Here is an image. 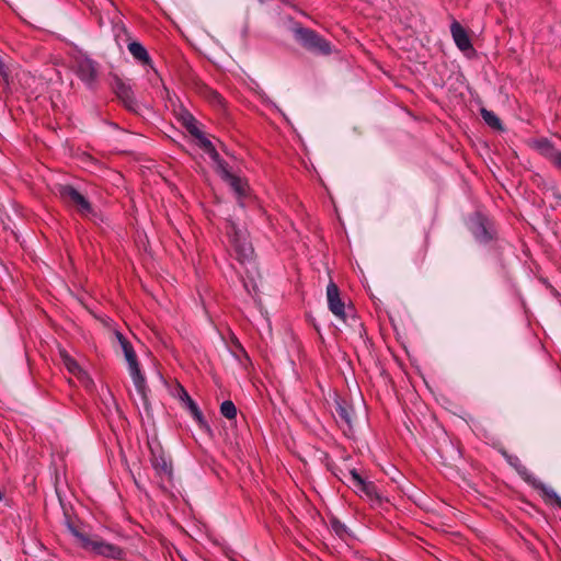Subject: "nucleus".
<instances>
[{
	"label": "nucleus",
	"instance_id": "f257e3e1",
	"mask_svg": "<svg viewBox=\"0 0 561 561\" xmlns=\"http://www.w3.org/2000/svg\"><path fill=\"white\" fill-rule=\"evenodd\" d=\"M293 32L296 42L311 54L328 56L332 53V44L316 31L296 25Z\"/></svg>",
	"mask_w": 561,
	"mask_h": 561
},
{
	"label": "nucleus",
	"instance_id": "f03ea898",
	"mask_svg": "<svg viewBox=\"0 0 561 561\" xmlns=\"http://www.w3.org/2000/svg\"><path fill=\"white\" fill-rule=\"evenodd\" d=\"M70 530L80 540L83 549L106 558H122L123 550L118 546L108 543L96 535H88L85 533H81L73 527H70Z\"/></svg>",
	"mask_w": 561,
	"mask_h": 561
},
{
	"label": "nucleus",
	"instance_id": "7ed1b4c3",
	"mask_svg": "<svg viewBox=\"0 0 561 561\" xmlns=\"http://www.w3.org/2000/svg\"><path fill=\"white\" fill-rule=\"evenodd\" d=\"M54 192L65 204L76 208L81 216L89 218L95 215L91 203L72 185L57 184Z\"/></svg>",
	"mask_w": 561,
	"mask_h": 561
},
{
	"label": "nucleus",
	"instance_id": "20e7f679",
	"mask_svg": "<svg viewBox=\"0 0 561 561\" xmlns=\"http://www.w3.org/2000/svg\"><path fill=\"white\" fill-rule=\"evenodd\" d=\"M116 337L119 342V345L122 347V351L124 353L125 359L128 364V370L129 375L133 379L134 383L141 385V378L145 376L141 374L140 366L137 359V355L134 351L133 345L121 333H116Z\"/></svg>",
	"mask_w": 561,
	"mask_h": 561
},
{
	"label": "nucleus",
	"instance_id": "39448f33",
	"mask_svg": "<svg viewBox=\"0 0 561 561\" xmlns=\"http://www.w3.org/2000/svg\"><path fill=\"white\" fill-rule=\"evenodd\" d=\"M230 243L237 254V259L241 262H248L252 259L253 248L248 241L245 234L238 230L234 226H231V230L228 232Z\"/></svg>",
	"mask_w": 561,
	"mask_h": 561
},
{
	"label": "nucleus",
	"instance_id": "423d86ee",
	"mask_svg": "<svg viewBox=\"0 0 561 561\" xmlns=\"http://www.w3.org/2000/svg\"><path fill=\"white\" fill-rule=\"evenodd\" d=\"M113 91L127 111L138 114L139 104L129 84L119 78H115L113 83Z\"/></svg>",
	"mask_w": 561,
	"mask_h": 561
},
{
	"label": "nucleus",
	"instance_id": "0eeeda50",
	"mask_svg": "<svg viewBox=\"0 0 561 561\" xmlns=\"http://www.w3.org/2000/svg\"><path fill=\"white\" fill-rule=\"evenodd\" d=\"M327 299L330 311L343 322H347L348 314L345 311V305L341 300L337 285L330 282L327 286Z\"/></svg>",
	"mask_w": 561,
	"mask_h": 561
},
{
	"label": "nucleus",
	"instance_id": "6e6552de",
	"mask_svg": "<svg viewBox=\"0 0 561 561\" xmlns=\"http://www.w3.org/2000/svg\"><path fill=\"white\" fill-rule=\"evenodd\" d=\"M179 397H180V400L182 402L183 408L187 409L191 412L192 416L198 423L199 427L201 428H205L207 431H210V428H209L207 422L205 421V419L203 416V413L199 410L198 405L190 397V394L187 393V391L183 387H180Z\"/></svg>",
	"mask_w": 561,
	"mask_h": 561
},
{
	"label": "nucleus",
	"instance_id": "1a4fd4ad",
	"mask_svg": "<svg viewBox=\"0 0 561 561\" xmlns=\"http://www.w3.org/2000/svg\"><path fill=\"white\" fill-rule=\"evenodd\" d=\"M78 77L89 87H91L98 78L99 65L92 59H82L78 62Z\"/></svg>",
	"mask_w": 561,
	"mask_h": 561
},
{
	"label": "nucleus",
	"instance_id": "9d476101",
	"mask_svg": "<svg viewBox=\"0 0 561 561\" xmlns=\"http://www.w3.org/2000/svg\"><path fill=\"white\" fill-rule=\"evenodd\" d=\"M450 32L456 46L463 53L473 51V47L467 31L457 21L450 25Z\"/></svg>",
	"mask_w": 561,
	"mask_h": 561
},
{
	"label": "nucleus",
	"instance_id": "9b49d317",
	"mask_svg": "<svg viewBox=\"0 0 561 561\" xmlns=\"http://www.w3.org/2000/svg\"><path fill=\"white\" fill-rule=\"evenodd\" d=\"M536 146L539 152L561 171V150H558L548 139L538 140Z\"/></svg>",
	"mask_w": 561,
	"mask_h": 561
},
{
	"label": "nucleus",
	"instance_id": "f8f14e48",
	"mask_svg": "<svg viewBox=\"0 0 561 561\" xmlns=\"http://www.w3.org/2000/svg\"><path fill=\"white\" fill-rule=\"evenodd\" d=\"M469 229L476 240L481 243H486L492 239V236L485 226V221L480 215H476L470 219Z\"/></svg>",
	"mask_w": 561,
	"mask_h": 561
},
{
	"label": "nucleus",
	"instance_id": "ddd939ff",
	"mask_svg": "<svg viewBox=\"0 0 561 561\" xmlns=\"http://www.w3.org/2000/svg\"><path fill=\"white\" fill-rule=\"evenodd\" d=\"M219 169H220L222 179L230 185V187L238 194V196H243L245 194V188H247L245 183H243L241 179L233 175L228 170V165L225 161L219 162Z\"/></svg>",
	"mask_w": 561,
	"mask_h": 561
},
{
	"label": "nucleus",
	"instance_id": "4468645a",
	"mask_svg": "<svg viewBox=\"0 0 561 561\" xmlns=\"http://www.w3.org/2000/svg\"><path fill=\"white\" fill-rule=\"evenodd\" d=\"M127 49L138 62L152 68V60L141 43L137 41H130L127 44Z\"/></svg>",
	"mask_w": 561,
	"mask_h": 561
},
{
	"label": "nucleus",
	"instance_id": "2eb2a0df",
	"mask_svg": "<svg viewBox=\"0 0 561 561\" xmlns=\"http://www.w3.org/2000/svg\"><path fill=\"white\" fill-rule=\"evenodd\" d=\"M507 463L512 468H514L516 470V472L518 473V476L527 483L536 482L535 474L531 473L530 470L525 465H523V462L520 461V459L517 456L513 455L512 458H508Z\"/></svg>",
	"mask_w": 561,
	"mask_h": 561
},
{
	"label": "nucleus",
	"instance_id": "dca6fc26",
	"mask_svg": "<svg viewBox=\"0 0 561 561\" xmlns=\"http://www.w3.org/2000/svg\"><path fill=\"white\" fill-rule=\"evenodd\" d=\"M335 413L337 417L348 426V428H352L354 414L352 407L347 405L344 401L337 400L335 402Z\"/></svg>",
	"mask_w": 561,
	"mask_h": 561
},
{
	"label": "nucleus",
	"instance_id": "f3484780",
	"mask_svg": "<svg viewBox=\"0 0 561 561\" xmlns=\"http://www.w3.org/2000/svg\"><path fill=\"white\" fill-rule=\"evenodd\" d=\"M534 488L541 491L542 496L546 501L553 502L558 507L561 508V497L557 494V492L552 489L543 484L540 480L536 478L535 483H529Z\"/></svg>",
	"mask_w": 561,
	"mask_h": 561
},
{
	"label": "nucleus",
	"instance_id": "a211bd4d",
	"mask_svg": "<svg viewBox=\"0 0 561 561\" xmlns=\"http://www.w3.org/2000/svg\"><path fill=\"white\" fill-rule=\"evenodd\" d=\"M151 462H152L153 468L159 473H163V474L171 473V465L162 453L158 455L154 451H152Z\"/></svg>",
	"mask_w": 561,
	"mask_h": 561
},
{
	"label": "nucleus",
	"instance_id": "6ab92c4d",
	"mask_svg": "<svg viewBox=\"0 0 561 561\" xmlns=\"http://www.w3.org/2000/svg\"><path fill=\"white\" fill-rule=\"evenodd\" d=\"M181 121H182L183 125L185 126V128L187 129V131L193 137H199L201 136V129L197 126V121L195 119V117L191 113H188L187 111L182 113Z\"/></svg>",
	"mask_w": 561,
	"mask_h": 561
},
{
	"label": "nucleus",
	"instance_id": "aec40b11",
	"mask_svg": "<svg viewBox=\"0 0 561 561\" xmlns=\"http://www.w3.org/2000/svg\"><path fill=\"white\" fill-rule=\"evenodd\" d=\"M480 114H481L483 121L491 128L496 129V130H503L504 129L501 119L497 117V115L494 112L489 111V110L482 107L481 111H480Z\"/></svg>",
	"mask_w": 561,
	"mask_h": 561
},
{
	"label": "nucleus",
	"instance_id": "412c9836",
	"mask_svg": "<svg viewBox=\"0 0 561 561\" xmlns=\"http://www.w3.org/2000/svg\"><path fill=\"white\" fill-rule=\"evenodd\" d=\"M135 385V388L137 390V392L139 393L140 398H141V401H142V405H144V409L147 413L148 416H151V404L149 402V399H148V387L146 385V379L145 377L141 378V385L139 383H134Z\"/></svg>",
	"mask_w": 561,
	"mask_h": 561
},
{
	"label": "nucleus",
	"instance_id": "4be33fe9",
	"mask_svg": "<svg viewBox=\"0 0 561 561\" xmlns=\"http://www.w3.org/2000/svg\"><path fill=\"white\" fill-rule=\"evenodd\" d=\"M357 490L363 492L368 499L373 501H381V496L379 495L377 486L374 482L364 480Z\"/></svg>",
	"mask_w": 561,
	"mask_h": 561
},
{
	"label": "nucleus",
	"instance_id": "5701e85b",
	"mask_svg": "<svg viewBox=\"0 0 561 561\" xmlns=\"http://www.w3.org/2000/svg\"><path fill=\"white\" fill-rule=\"evenodd\" d=\"M196 139L199 140V144H201V147L206 151L208 152L211 158L219 164L220 161H222L220 158H219V154L218 152L216 151L214 145L211 144L210 140H208L206 137H204L203 133L201 131V136L199 137H195Z\"/></svg>",
	"mask_w": 561,
	"mask_h": 561
},
{
	"label": "nucleus",
	"instance_id": "b1692460",
	"mask_svg": "<svg viewBox=\"0 0 561 561\" xmlns=\"http://www.w3.org/2000/svg\"><path fill=\"white\" fill-rule=\"evenodd\" d=\"M60 356L62 363L70 373L76 375L81 371L79 364L66 351H61Z\"/></svg>",
	"mask_w": 561,
	"mask_h": 561
},
{
	"label": "nucleus",
	"instance_id": "393cba45",
	"mask_svg": "<svg viewBox=\"0 0 561 561\" xmlns=\"http://www.w3.org/2000/svg\"><path fill=\"white\" fill-rule=\"evenodd\" d=\"M220 413L228 420H233L237 416V408L231 400H226L220 405Z\"/></svg>",
	"mask_w": 561,
	"mask_h": 561
},
{
	"label": "nucleus",
	"instance_id": "a878e982",
	"mask_svg": "<svg viewBox=\"0 0 561 561\" xmlns=\"http://www.w3.org/2000/svg\"><path fill=\"white\" fill-rule=\"evenodd\" d=\"M206 96L208 98V100L214 104V105H219L221 106L224 104V99L222 96L215 90H211V89H207L206 90Z\"/></svg>",
	"mask_w": 561,
	"mask_h": 561
},
{
	"label": "nucleus",
	"instance_id": "bb28decb",
	"mask_svg": "<svg viewBox=\"0 0 561 561\" xmlns=\"http://www.w3.org/2000/svg\"><path fill=\"white\" fill-rule=\"evenodd\" d=\"M350 481L351 483L358 489V486L364 482V479L362 476L357 472L356 469H351L350 472Z\"/></svg>",
	"mask_w": 561,
	"mask_h": 561
},
{
	"label": "nucleus",
	"instance_id": "cd10ccee",
	"mask_svg": "<svg viewBox=\"0 0 561 561\" xmlns=\"http://www.w3.org/2000/svg\"><path fill=\"white\" fill-rule=\"evenodd\" d=\"M547 192L550 193L551 196L554 199V204L551 205L552 208L561 206V193H560V191L556 186H551L550 188H548Z\"/></svg>",
	"mask_w": 561,
	"mask_h": 561
},
{
	"label": "nucleus",
	"instance_id": "c85d7f7f",
	"mask_svg": "<svg viewBox=\"0 0 561 561\" xmlns=\"http://www.w3.org/2000/svg\"><path fill=\"white\" fill-rule=\"evenodd\" d=\"M331 525L335 534H337L339 536H343V534L346 531L345 525L337 519H333L331 522Z\"/></svg>",
	"mask_w": 561,
	"mask_h": 561
},
{
	"label": "nucleus",
	"instance_id": "c756f323",
	"mask_svg": "<svg viewBox=\"0 0 561 561\" xmlns=\"http://www.w3.org/2000/svg\"><path fill=\"white\" fill-rule=\"evenodd\" d=\"M0 75L2 77H7L8 76V68L7 66L3 64V61L0 59Z\"/></svg>",
	"mask_w": 561,
	"mask_h": 561
},
{
	"label": "nucleus",
	"instance_id": "7c9ffc66",
	"mask_svg": "<svg viewBox=\"0 0 561 561\" xmlns=\"http://www.w3.org/2000/svg\"><path fill=\"white\" fill-rule=\"evenodd\" d=\"M499 451L505 458L506 461L508 460V458H512V456H513V455L508 454L507 450L504 448H500Z\"/></svg>",
	"mask_w": 561,
	"mask_h": 561
},
{
	"label": "nucleus",
	"instance_id": "2f4dec72",
	"mask_svg": "<svg viewBox=\"0 0 561 561\" xmlns=\"http://www.w3.org/2000/svg\"><path fill=\"white\" fill-rule=\"evenodd\" d=\"M233 344H234V346H236V348H237L238 351H240L241 353L245 354L244 348L242 347V345L239 343V341H238V340H236V341L233 342Z\"/></svg>",
	"mask_w": 561,
	"mask_h": 561
},
{
	"label": "nucleus",
	"instance_id": "473e14b6",
	"mask_svg": "<svg viewBox=\"0 0 561 561\" xmlns=\"http://www.w3.org/2000/svg\"><path fill=\"white\" fill-rule=\"evenodd\" d=\"M244 288L247 289V291H248L249 294H251V290H250V288H249V286H248V284H247V283H244Z\"/></svg>",
	"mask_w": 561,
	"mask_h": 561
},
{
	"label": "nucleus",
	"instance_id": "72a5a7b5",
	"mask_svg": "<svg viewBox=\"0 0 561 561\" xmlns=\"http://www.w3.org/2000/svg\"><path fill=\"white\" fill-rule=\"evenodd\" d=\"M335 477H336L339 480H342V477H341L339 473H335Z\"/></svg>",
	"mask_w": 561,
	"mask_h": 561
},
{
	"label": "nucleus",
	"instance_id": "f704fd0d",
	"mask_svg": "<svg viewBox=\"0 0 561 561\" xmlns=\"http://www.w3.org/2000/svg\"><path fill=\"white\" fill-rule=\"evenodd\" d=\"M335 477H336L339 480H342V477H341L339 473H335Z\"/></svg>",
	"mask_w": 561,
	"mask_h": 561
},
{
	"label": "nucleus",
	"instance_id": "c9c22d12",
	"mask_svg": "<svg viewBox=\"0 0 561 561\" xmlns=\"http://www.w3.org/2000/svg\"><path fill=\"white\" fill-rule=\"evenodd\" d=\"M335 477H336L339 480H342V477H341L339 473H335Z\"/></svg>",
	"mask_w": 561,
	"mask_h": 561
},
{
	"label": "nucleus",
	"instance_id": "e433bc0d",
	"mask_svg": "<svg viewBox=\"0 0 561 561\" xmlns=\"http://www.w3.org/2000/svg\"><path fill=\"white\" fill-rule=\"evenodd\" d=\"M335 477H336L339 480H342V477H341L339 473H335Z\"/></svg>",
	"mask_w": 561,
	"mask_h": 561
}]
</instances>
